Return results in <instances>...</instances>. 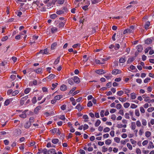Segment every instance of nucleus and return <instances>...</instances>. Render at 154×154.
<instances>
[{
    "mask_svg": "<svg viewBox=\"0 0 154 154\" xmlns=\"http://www.w3.org/2000/svg\"><path fill=\"white\" fill-rule=\"evenodd\" d=\"M55 76V75L51 74L46 78L43 79V80L44 81H45V80L47 81H49L48 79H49V80H51V79H53Z\"/></svg>",
    "mask_w": 154,
    "mask_h": 154,
    "instance_id": "obj_1",
    "label": "nucleus"
},
{
    "mask_svg": "<svg viewBox=\"0 0 154 154\" xmlns=\"http://www.w3.org/2000/svg\"><path fill=\"white\" fill-rule=\"evenodd\" d=\"M121 72V71L118 69H114L112 72V74L114 75H116Z\"/></svg>",
    "mask_w": 154,
    "mask_h": 154,
    "instance_id": "obj_2",
    "label": "nucleus"
},
{
    "mask_svg": "<svg viewBox=\"0 0 154 154\" xmlns=\"http://www.w3.org/2000/svg\"><path fill=\"white\" fill-rule=\"evenodd\" d=\"M95 72L99 75L102 74H105L106 73V72L104 71V70L103 69H100L97 70Z\"/></svg>",
    "mask_w": 154,
    "mask_h": 154,
    "instance_id": "obj_3",
    "label": "nucleus"
},
{
    "mask_svg": "<svg viewBox=\"0 0 154 154\" xmlns=\"http://www.w3.org/2000/svg\"><path fill=\"white\" fill-rule=\"evenodd\" d=\"M48 154H57L55 150L53 149H51L48 151Z\"/></svg>",
    "mask_w": 154,
    "mask_h": 154,
    "instance_id": "obj_4",
    "label": "nucleus"
},
{
    "mask_svg": "<svg viewBox=\"0 0 154 154\" xmlns=\"http://www.w3.org/2000/svg\"><path fill=\"white\" fill-rule=\"evenodd\" d=\"M42 107L41 106H37L34 109V112L35 114H37L39 111V110Z\"/></svg>",
    "mask_w": 154,
    "mask_h": 154,
    "instance_id": "obj_5",
    "label": "nucleus"
},
{
    "mask_svg": "<svg viewBox=\"0 0 154 154\" xmlns=\"http://www.w3.org/2000/svg\"><path fill=\"white\" fill-rule=\"evenodd\" d=\"M73 81L74 82L78 84L80 82V80L78 77L76 76H75L74 77Z\"/></svg>",
    "mask_w": 154,
    "mask_h": 154,
    "instance_id": "obj_6",
    "label": "nucleus"
},
{
    "mask_svg": "<svg viewBox=\"0 0 154 154\" xmlns=\"http://www.w3.org/2000/svg\"><path fill=\"white\" fill-rule=\"evenodd\" d=\"M64 21H65V22H61L59 24H58L57 26L59 28L63 27L65 25V22L66 21L65 20Z\"/></svg>",
    "mask_w": 154,
    "mask_h": 154,
    "instance_id": "obj_7",
    "label": "nucleus"
},
{
    "mask_svg": "<svg viewBox=\"0 0 154 154\" xmlns=\"http://www.w3.org/2000/svg\"><path fill=\"white\" fill-rule=\"evenodd\" d=\"M67 89V87L66 85H61L60 87V89L61 91H64Z\"/></svg>",
    "mask_w": 154,
    "mask_h": 154,
    "instance_id": "obj_8",
    "label": "nucleus"
},
{
    "mask_svg": "<svg viewBox=\"0 0 154 154\" xmlns=\"http://www.w3.org/2000/svg\"><path fill=\"white\" fill-rule=\"evenodd\" d=\"M137 51L138 52H141L143 50L142 46L140 45H138L137 47Z\"/></svg>",
    "mask_w": 154,
    "mask_h": 154,
    "instance_id": "obj_9",
    "label": "nucleus"
},
{
    "mask_svg": "<svg viewBox=\"0 0 154 154\" xmlns=\"http://www.w3.org/2000/svg\"><path fill=\"white\" fill-rule=\"evenodd\" d=\"M75 109H78L79 112L82 109V108L80 103H79L75 107Z\"/></svg>",
    "mask_w": 154,
    "mask_h": 154,
    "instance_id": "obj_10",
    "label": "nucleus"
},
{
    "mask_svg": "<svg viewBox=\"0 0 154 154\" xmlns=\"http://www.w3.org/2000/svg\"><path fill=\"white\" fill-rule=\"evenodd\" d=\"M12 99L6 100L4 103V105L6 106H8L10 102L12 101Z\"/></svg>",
    "mask_w": 154,
    "mask_h": 154,
    "instance_id": "obj_11",
    "label": "nucleus"
},
{
    "mask_svg": "<svg viewBox=\"0 0 154 154\" xmlns=\"http://www.w3.org/2000/svg\"><path fill=\"white\" fill-rule=\"evenodd\" d=\"M31 122H27L24 125V127L26 128H29L31 126Z\"/></svg>",
    "mask_w": 154,
    "mask_h": 154,
    "instance_id": "obj_12",
    "label": "nucleus"
},
{
    "mask_svg": "<svg viewBox=\"0 0 154 154\" xmlns=\"http://www.w3.org/2000/svg\"><path fill=\"white\" fill-rule=\"evenodd\" d=\"M135 57H132L131 58H128L127 61V63L128 64L131 63L135 60Z\"/></svg>",
    "mask_w": 154,
    "mask_h": 154,
    "instance_id": "obj_13",
    "label": "nucleus"
},
{
    "mask_svg": "<svg viewBox=\"0 0 154 154\" xmlns=\"http://www.w3.org/2000/svg\"><path fill=\"white\" fill-rule=\"evenodd\" d=\"M26 111L25 110L23 112V114L20 115L19 116L20 117L22 118H25L26 117Z\"/></svg>",
    "mask_w": 154,
    "mask_h": 154,
    "instance_id": "obj_14",
    "label": "nucleus"
},
{
    "mask_svg": "<svg viewBox=\"0 0 154 154\" xmlns=\"http://www.w3.org/2000/svg\"><path fill=\"white\" fill-rule=\"evenodd\" d=\"M73 79L72 78L69 79H68V83L71 85H73L74 84V82L73 81Z\"/></svg>",
    "mask_w": 154,
    "mask_h": 154,
    "instance_id": "obj_15",
    "label": "nucleus"
},
{
    "mask_svg": "<svg viewBox=\"0 0 154 154\" xmlns=\"http://www.w3.org/2000/svg\"><path fill=\"white\" fill-rule=\"evenodd\" d=\"M152 42V40L150 38H148L145 41V43L147 45L150 44Z\"/></svg>",
    "mask_w": 154,
    "mask_h": 154,
    "instance_id": "obj_16",
    "label": "nucleus"
},
{
    "mask_svg": "<svg viewBox=\"0 0 154 154\" xmlns=\"http://www.w3.org/2000/svg\"><path fill=\"white\" fill-rule=\"evenodd\" d=\"M59 141V140L58 139L54 138L52 140V142L54 144H56Z\"/></svg>",
    "mask_w": 154,
    "mask_h": 154,
    "instance_id": "obj_17",
    "label": "nucleus"
},
{
    "mask_svg": "<svg viewBox=\"0 0 154 154\" xmlns=\"http://www.w3.org/2000/svg\"><path fill=\"white\" fill-rule=\"evenodd\" d=\"M56 13L58 15H61L64 14V11L62 10H57L56 12Z\"/></svg>",
    "mask_w": 154,
    "mask_h": 154,
    "instance_id": "obj_18",
    "label": "nucleus"
},
{
    "mask_svg": "<svg viewBox=\"0 0 154 154\" xmlns=\"http://www.w3.org/2000/svg\"><path fill=\"white\" fill-rule=\"evenodd\" d=\"M150 25V22L149 21H147L146 22L145 25V28L146 29H148V27Z\"/></svg>",
    "mask_w": 154,
    "mask_h": 154,
    "instance_id": "obj_19",
    "label": "nucleus"
},
{
    "mask_svg": "<svg viewBox=\"0 0 154 154\" xmlns=\"http://www.w3.org/2000/svg\"><path fill=\"white\" fill-rule=\"evenodd\" d=\"M125 57L124 58L121 57V58L119 60V62L120 63H124L126 60H125Z\"/></svg>",
    "mask_w": 154,
    "mask_h": 154,
    "instance_id": "obj_20",
    "label": "nucleus"
},
{
    "mask_svg": "<svg viewBox=\"0 0 154 154\" xmlns=\"http://www.w3.org/2000/svg\"><path fill=\"white\" fill-rule=\"evenodd\" d=\"M83 118L85 119L84 122H86L88 121V116L86 115H84L83 116Z\"/></svg>",
    "mask_w": 154,
    "mask_h": 154,
    "instance_id": "obj_21",
    "label": "nucleus"
},
{
    "mask_svg": "<svg viewBox=\"0 0 154 154\" xmlns=\"http://www.w3.org/2000/svg\"><path fill=\"white\" fill-rule=\"evenodd\" d=\"M62 97V95H57L54 97V99H55L56 100H59Z\"/></svg>",
    "mask_w": 154,
    "mask_h": 154,
    "instance_id": "obj_22",
    "label": "nucleus"
},
{
    "mask_svg": "<svg viewBox=\"0 0 154 154\" xmlns=\"http://www.w3.org/2000/svg\"><path fill=\"white\" fill-rule=\"evenodd\" d=\"M15 133L17 135H19L21 134V131L19 129H18L15 130Z\"/></svg>",
    "mask_w": 154,
    "mask_h": 154,
    "instance_id": "obj_23",
    "label": "nucleus"
},
{
    "mask_svg": "<svg viewBox=\"0 0 154 154\" xmlns=\"http://www.w3.org/2000/svg\"><path fill=\"white\" fill-rule=\"evenodd\" d=\"M92 4H96L100 2V0H91V1Z\"/></svg>",
    "mask_w": 154,
    "mask_h": 154,
    "instance_id": "obj_24",
    "label": "nucleus"
},
{
    "mask_svg": "<svg viewBox=\"0 0 154 154\" xmlns=\"http://www.w3.org/2000/svg\"><path fill=\"white\" fill-rule=\"evenodd\" d=\"M131 98L132 99H134L137 97L135 94L134 93H131Z\"/></svg>",
    "mask_w": 154,
    "mask_h": 154,
    "instance_id": "obj_25",
    "label": "nucleus"
},
{
    "mask_svg": "<svg viewBox=\"0 0 154 154\" xmlns=\"http://www.w3.org/2000/svg\"><path fill=\"white\" fill-rule=\"evenodd\" d=\"M57 45V43L56 42L53 43L51 45V48L52 50H54L55 48V47Z\"/></svg>",
    "mask_w": 154,
    "mask_h": 154,
    "instance_id": "obj_26",
    "label": "nucleus"
},
{
    "mask_svg": "<svg viewBox=\"0 0 154 154\" xmlns=\"http://www.w3.org/2000/svg\"><path fill=\"white\" fill-rule=\"evenodd\" d=\"M57 29L56 27H53L51 29V31L52 33H54L55 32H57Z\"/></svg>",
    "mask_w": 154,
    "mask_h": 154,
    "instance_id": "obj_27",
    "label": "nucleus"
},
{
    "mask_svg": "<svg viewBox=\"0 0 154 154\" xmlns=\"http://www.w3.org/2000/svg\"><path fill=\"white\" fill-rule=\"evenodd\" d=\"M42 69L41 68H39L38 69L34 70V71L37 73H39L41 72Z\"/></svg>",
    "mask_w": 154,
    "mask_h": 154,
    "instance_id": "obj_28",
    "label": "nucleus"
},
{
    "mask_svg": "<svg viewBox=\"0 0 154 154\" xmlns=\"http://www.w3.org/2000/svg\"><path fill=\"white\" fill-rule=\"evenodd\" d=\"M31 88H26L24 91V93L26 94H28L31 90Z\"/></svg>",
    "mask_w": 154,
    "mask_h": 154,
    "instance_id": "obj_29",
    "label": "nucleus"
},
{
    "mask_svg": "<svg viewBox=\"0 0 154 154\" xmlns=\"http://www.w3.org/2000/svg\"><path fill=\"white\" fill-rule=\"evenodd\" d=\"M131 129L132 130H134L135 129L136 126L135 122H132L131 123Z\"/></svg>",
    "mask_w": 154,
    "mask_h": 154,
    "instance_id": "obj_30",
    "label": "nucleus"
},
{
    "mask_svg": "<svg viewBox=\"0 0 154 154\" xmlns=\"http://www.w3.org/2000/svg\"><path fill=\"white\" fill-rule=\"evenodd\" d=\"M57 17V15L56 14H51L50 15V18L54 19H55Z\"/></svg>",
    "mask_w": 154,
    "mask_h": 154,
    "instance_id": "obj_31",
    "label": "nucleus"
},
{
    "mask_svg": "<svg viewBox=\"0 0 154 154\" xmlns=\"http://www.w3.org/2000/svg\"><path fill=\"white\" fill-rule=\"evenodd\" d=\"M19 93V91L18 90H15L14 91H13L12 93V95L13 96H14L16 95Z\"/></svg>",
    "mask_w": 154,
    "mask_h": 154,
    "instance_id": "obj_32",
    "label": "nucleus"
},
{
    "mask_svg": "<svg viewBox=\"0 0 154 154\" xmlns=\"http://www.w3.org/2000/svg\"><path fill=\"white\" fill-rule=\"evenodd\" d=\"M124 91L122 90L118 91L117 93V95L119 96H121L122 95Z\"/></svg>",
    "mask_w": 154,
    "mask_h": 154,
    "instance_id": "obj_33",
    "label": "nucleus"
},
{
    "mask_svg": "<svg viewBox=\"0 0 154 154\" xmlns=\"http://www.w3.org/2000/svg\"><path fill=\"white\" fill-rule=\"evenodd\" d=\"M60 57H58L57 59L55 60L54 64H55L57 65V64L59 62L60 60Z\"/></svg>",
    "mask_w": 154,
    "mask_h": 154,
    "instance_id": "obj_34",
    "label": "nucleus"
},
{
    "mask_svg": "<svg viewBox=\"0 0 154 154\" xmlns=\"http://www.w3.org/2000/svg\"><path fill=\"white\" fill-rule=\"evenodd\" d=\"M151 133L150 132L147 131L145 133V136L147 137H149L151 135Z\"/></svg>",
    "mask_w": 154,
    "mask_h": 154,
    "instance_id": "obj_35",
    "label": "nucleus"
},
{
    "mask_svg": "<svg viewBox=\"0 0 154 154\" xmlns=\"http://www.w3.org/2000/svg\"><path fill=\"white\" fill-rule=\"evenodd\" d=\"M83 57L84 59L83 60V61L85 62H87L88 60V58L87 57V55H84L83 56Z\"/></svg>",
    "mask_w": 154,
    "mask_h": 154,
    "instance_id": "obj_36",
    "label": "nucleus"
},
{
    "mask_svg": "<svg viewBox=\"0 0 154 154\" xmlns=\"http://www.w3.org/2000/svg\"><path fill=\"white\" fill-rule=\"evenodd\" d=\"M101 123L100 121L99 120H97L95 124V126L96 127L98 126Z\"/></svg>",
    "mask_w": 154,
    "mask_h": 154,
    "instance_id": "obj_37",
    "label": "nucleus"
},
{
    "mask_svg": "<svg viewBox=\"0 0 154 154\" xmlns=\"http://www.w3.org/2000/svg\"><path fill=\"white\" fill-rule=\"evenodd\" d=\"M58 85V84L57 83H56L55 84L53 83L52 84V86L53 87V88H51V89L52 90H53L55 88H56L57 85Z\"/></svg>",
    "mask_w": 154,
    "mask_h": 154,
    "instance_id": "obj_38",
    "label": "nucleus"
},
{
    "mask_svg": "<svg viewBox=\"0 0 154 154\" xmlns=\"http://www.w3.org/2000/svg\"><path fill=\"white\" fill-rule=\"evenodd\" d=\"M111 143V140L109 139H108L105 141V143L107 145H109Z\"/></svg>",
    "mask_w": 154,
    "mask_h": 154,
    "instance_id": "obj_39",
    "label": "nucleus"
},
{
    "mask_svg": "<svg viewBox=\"0 0 154 154\" xmlns=\"http://www.w3.org/2000/svg\"><path fill=\"white\" fill-rule=\"evenodd\" d=\"M62 10L64 11V13H67L68 12V10L66 7H63L62 8Z\"/></svg>",
    "mask_w": 154,
    "mask_h": 154,
    "instance_id": "obj_40",
    "label": "nucleus"
},
{
    "mask_svg": "<svg viewBox=\"0 0 154 154\" xmlns=\"http://www.w3.org/2000/svg\"><path fill=\"white\" fill-rule=\"evenodd\" d=\"M119 100L122 102H125L126 100V97H125L124 98H120V97H119Z\"/></svg>",
    "mask_w": 154,
    "mask_h": 154,
    "instance_id": "obj_41",
    "label": "nucleus"
},
{
    "mask_svg": "<svg viewBox=\"0 0 154 154\" xmlns=\"http://www.w3.org/2000/svg\"><path fill=\"white\" fill-rule=\"evenodd\" d=\"M142 123L143 125L144 126L146 125L147 122L146 120L145 119H143L142 120Z\"/></svg>",
    "mask_w": 154,
    "mask_h": 154,
    "instance_id": "obj_42",
    "label": "nucleus"
},
{
    "mask_svg": "<svg viewBox=\"0 0 154 154\" xmlns=\"http://www.w3.org/2000/svg\"><path fill=\"white\" fill-rule=\"evenodd\" d=\"M123 90L125 94H128L130 92V90L124 88Z\"/></svg>",
    "mask_w": 154,
    "mask_h": 154,
    "instance_id": "obj_43",
    "label": "nucleus"
},
{
    "mask_svg": "<svg viewBox=\"0 0 154 154\" xmlns=\"http://www.w3.org/2000/svg\"><path fill=\"white\" fill-rule=\"evenodd\" d=\"M114 140L115 142L117 143H119L120 141V139L118 137H115L114 138Z\"/></svg>",
    "mask_w": 154,
    "mask_h": 154,
    "instance_id": "obj_44",
    "label": "nucleus"
},
{
    "mask_svg": "<svg viewBox=\"0 0 154 154\" xmlns=\"http://www.w3.org/2000/svg\"><path fill=\"white\" fill-rule=\"evenodd\" d=\"M47 152H48V151L46 149H44L40 152L43 153L44 154H47Z\"/></svg>",
    "mask_w": 154,
    "mask_h": 154,
    "instance_id": "obj_45",
    "label": "nucleus"
},
{
    "mask_svg": "<svg viewBox=\"0 0 154 154\" xmlns=\"http://www.w3.org/2000/svg\"><path fill=\"white\" fill-rule=\"evenodd\" d=\"M32 102L33 103L35 104L37 102L36 97H34L32 99Z\"/></svg>",
    "mask_w": 154,
    "mask_h": 154,
    "instance_id": "obj_46",
    "label": "nucleus"
},
{
    "mask_svg": "<svg viewBox=\"0 0 154 154\" xmlns=\"http://www.w3.org/2000/svg\"><path fill=\"white\" fill-rule=\"evenodd\" d=\"M80 45L81 44H80L77 43L74 45L72 47L73 48H77L78 47H80Z\"/></svg>",
    "mask_w": 154,
    "mask_h": 154,
    "instance_id": "obj_47",
    "label": "nucleus"
},
{
    "mask_svg": "<svg viewBox=\"0 0 154 154\" xmlns=\"http://www.w3.org/2000/svg\"><path fill=\"white\" fill-rule=\"evenodd\" d=\"M130 106V103H129L126 102L124 104V107L125 108H128Z\"/></svg>",
    "mask_w": 154,
    "mask_h": 154,
    "instance_id": "obj_48",
    "label": "nucleus"
},
{
    "mask_svg": "<svg viewBox=\"0 0 154 154\" xmlns=\"http://www.w3.org/2000/svg\"><path fill=\"white\" fill-rule=\"evenodd\" d=\"M127 147H128L129 149L130 150H132V145L129 143H128L127 144Z\"/></svg>",
    "mask_w": 154,
    "mask_h": 154,
    "instance_id": "obj_49",
    "label": "nucleus"
},
{
    "mask_svg": "<svg viewBox=\"0 0 154 154\" xmlns=\"http://www.w3.org/2000/svg\"><path fill=\"white\" fill-rule=\"evenodd\" d=\"M135 114L137 116H140V113L139 110L138 109H137L135 110Z\"/></svg>",
    "mask_w": 154,
    "mask_h": 154,
    "instance_id": "obj_50",
    "label": "nucleus"
},
{
    "mask_svg": "<svg viewBox=\"0 0 154 154\" xmlns=\"http://www.w3.org/2000/svg\"><path fill=\"white\" fill-rule=\"evenodd\" d=\"M64 0H58L57 3L60 5H62L64 3Z\"/></svg>",
    "mask_w": 154,
    "mask_h": 154,
    "instance_id": "obj_51",
    "label": "nucleus"
},
{
    "mask_svg": "<svg viewBox=\"0 0 154 154\" xmlns=\"http://www.w3.org/2000/svg\"><path fill=\"white\" fill-rule=\"evenodd\" d=\"M130 68L132 70L136 69V71H137V70L135 66L131 65L130 67Z\"/></svg>",
    "mask_w": 154,
    "mask_h": 154,
    "instance_id": "obj_52",
    "label": "nucleus"
},
{
    "mask_svg": "<svg viewBox=\"0 0 154 154\" xmlns=\"http://www.w3.org/2000/svg\"><path fill=\"white\" fill-rule=\"evenodd\" d=\"M122 106L120 103H118L116 105V108L117 109H120L122 107Z\"/></svg>",
    "mask_w": 154,
    "mask_h": 154,
    "instance_id": "obj_53",
    "label": "nucleus"
},
{
    "mask_svg": "<svg viewBox=\"0 0 154 154\" xmlns=\"http://www.w3.org/2000/svg\"><path fill=\"white\" fill-rule=\"evenodd\" d=\"M110 131V128L108 127H106L103 129V131L105 132H108Z\"/></svg>",
    "mask_w": 154,
    "mask_h": 154,
    "instance_id": "obj_54",
    "label": "nucleus"
},
{
    "mask_svg": "<svg viewBox=\"0 0 154 154\" xmlns=\"http://www.w3.org/2000/svg\"><path fill=\"white\" fill-rule=\"evenodd\" d=\"M59 118L60 119L62 120H65L66 119L65 116L64 115L60 116Z\"/></svg>",
    "mask_w": 154,
    "mask_h": 154,
    "instance_id": "obj_55",
    "label": "nucleus"
},
{
    "mask_svg": "<svg viewBox=\"0 0 154 154\" xmlns=\"http://www.w3.org/2000/svg\"><path fill=\"white\" fill-rule=\"evenodd\" d=\"M8 38V37L7 36L3 37L1 39L2 41L3 42L5 41Z\"/></svg>",
    "mask_w": 154,
    "mask_h": 154,
    "instance_id": "obj_56",
    "label": "nucleus"
},
{
    "mask_svg": "<svg viewBox=\"0 0 154 154\" xmlns=\"http://www.w3.org/2000/svg\"><path fill=\"white\" fill-rule=\"evenodd\" d=\"M76 89V87H75L73 88L69 92V94H70L72 93Z\"/></svg>",
    "mask_w": 154,
    "mask_h": 154,
    "instance_id": "obj_57",
    "label": "nucleus"
},
{
    "mask_svg": "<svg viewBox=\"0 0 154 154\" xmlns=\"http://www.w3.org/2000/svg\"><path fill=\"white\" fill-rule=\"evenodd\" d=\"M28 96H26L25 97H24L22 98L21 99L23 100L24 102L27 100V99L28 98Z\"/></svg>",
    "mask_w": 154,
    "mask_h": 154,
    "instance_id": "obj_58",
    "label": "nucleus"
},
{
    "mask_svg": "<svg viewBox=\"0 0 154 154\" xmlns=\"http://www.w3.org/2000/svg\"><path fill=\"white\" fill-rule=\"evenodd\" d=\"M140 110L141 113H143L145 112V110L143 107H140Z\"/></svg>",
    "mask_w": 154,
    "mask_h": 154,
    "instance_id": "obj_59",
    "label": "nucleus"
},
{
    "mask_svg": "<svg viewBox=\"0 0 154 154\" xmlns=\"http://www.w3.org/2000/svg\"><path fill=\"white\" fill-rule=\"evenodd\" d=\"M88 126L86 124H85L84 125V126L83 127V129L84 130H86L87 129H88Z\"/></svg>",
    "mask_w": 154,
    "mask_h": 154,
    "instance_id": "obj_60",
    "label": "nucleus"
},
{
    "mask_svg": "<svg viewBox=\"0 0 154 154\" xmlns=\"http://www.w3.org/2000/svg\"><path fill=\"white\" fill-rule=\"evenodd\" d=\"M136 152L137 154H140L141 153V150L139 148H137L136 149Z\"/></svg>",
    "mask_w": 154,
    "mask_h": 154,
    "instance_id": "obj_61",
    "label": "nucleus"
},
{
    "mask_svg": "<svg viewBox=\"0 0 154 154\" xmlns=\"http://www.w3.org/2000/svg\"><path fill=\"white\" fill-rule=\"evenodd\" d=\"M154 110V108L152 107H150L148 109L147 111L149 112H151Z\"/></svg>",
    "mask_w": 154,
    "mask_h": 154,
    "instance_id": "obj_62",
    "label": "nucleus"
},
{
    "mask_svg": "<svg viewBox=\"0 0 154 154\" xmlns=\"http://www.w3.org/2000/svg\"><path fill=\"white\" fill-rule=\"evenodd\" d=\"M112 86V83L111 82H109L108 83L106 84V86L107 87L109 88L111 87Z\"/></svg>",
    "mask_w": 154,
    "mask_h": 154,
    "instance_id": "obj_63",
    "label": "nucleus"
},
{
    "mask_svg": "<svg viewBox=\"0 0 154 154\" xmlns=\"http://www.w3.org/2000/svg\"><path fill=\"white\" fill-rule=\"evenodd\" d=\"M150 78H147L144 79V82L145 83H147L149 81H150Z\"/></svg>",
    "mask_w": 154,
    "mask_h": 154,
    "instance_id": "obj_64",
    "label": "nucleus"
}]
</instances>
